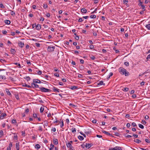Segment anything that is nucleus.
I'll use <instances>...</instances> for the list:
<instances>
[{
    "instance_id": "f257e3e1",
    "label": "nucleus",
    "mask_w": 150,
    "mask_h": 150,
    "mask_svg": "<svg viewBox=\"0 0 150 150\" xmlns=\"http://www.w3.org/2000/svg\"><path fill=\"white\" fill-rule=\"evenodd\" d=\"M119 71L121 74L122 75L125 74L126 76H128L129 75V72L123 67H120L119 69Z\"/></svg>"
},
{
    "instance_id": "f03ea898",
    "label": "nucleus",
    "mask_w": 150,
    "mask_h": 150,
    "mask_svg": "<svg viewBox=\"0 0 150 150\" xmlns=\"http://www.w3.org/2000/svg\"><path fill=\"white\" fill-rule=\"evenodd\" d=\"M39 88L42 92H50L51 91L50 89L45 88L42 86Z\"/></svg>"
},
{
    "instance_id": "7ed1b4c3",
    "label": "nucleus",
    "mask_w": 150,
    "mask_h": 150,
    "mask_svg": "<svg viewBox=\"0 0 150 150\" xmlns=\"http://www.w3.org/2000/svg\"><path fill=\"white\" fill-rule=\"evenodd\" d=\"M55 48V46L52 47L51 46H49L48 47L47 50L48 52H52L54 51Z\"/></svg>"
},
{
    "instance_id": "20e7f679",
    "label": "nucleus",
    "mask_w": 150,
    "mask_h": 150,
    "mask_svg": "<svg viewBox=\"0 0 150 150\" xmlns=\"http://www.w3.org/2000/svg\"><path fill=\"white\" fill-rule=\"evenodd\" d=\"M35 83H31V87L33 88H39V86L38 85Z\"/></svg>"
},
{
    "instance_id": "39448f33",
    "label": "nucleus",
    "mask_w": 150,
    "mask_h": 150,
    "mask_svg": "<svg viewBox=\"0 0 150 150\" xmlns=\"http://www.w3.org/2000/svg\"><path fill=\"white\" fill-rule=\"evenodd\" d=\"M66 145L68 148L69 149H73V147L72 145L70 143H66Z\"/></svg>"
},
{
    "instance_id": "423d86ee",
    "label": "nucleus",
    "mask_w": 150,
    "mask_h": 150,
    "mask_svg": "<svg viewBox=\"0 0 150 150\" xmlns=\"http://www.w3.org/2000/svg\"><path fill=\"white\" fill-rule=\"evenodd\" d=\"M53 91L54 92L59 93L60 92V90L59 89L54 87L53 88Z\"/></svg>"
},
{
    "instance_id": "0eeeda50",
    "label": "nucleus",
    "mask_w": 150,
    "mask_h": 150,
    "mask_svg": "<svg viewBox=\"0 0 150 150\" xmlns=\"http://www.w3.org/2000/svg\"><path fill=\"white\" fill-rule=\"evenodd\" d=\"M122 148L120 147L116 146L113 148V149L114 150H122Z\"/></svg>"
},
{
    "instance_id": "6e6552de",
    "label": "nucleus",
    "mask_w": 150,
    "mask_h": 150,
    "mask_svg": "<svg viewBox=\"0 0 150 150\" xmlns=\"http://www.w3.org/2000/svg\"><path fill=\"white\" fill-rule=\"evenodd\" d=\"M93 145V144H90L89 143H86V144L85 147L86 148L88 149H89Z\"/></svg>"
},
{
    "instance_id": "1a4fd4ad",
    "label": "nucleus",
    "mask_w": 150,
    "mask_h": 150,
    "mask_svg": "<svg viewBox=\"0 0 150 150\" xmlns=\"http://www.w3.org/2000/svg\"><path fill=\"white\" fill-rule=\"evenodd\" d=\"M33 82L35 83H41L40 80L38 79H35L33 80Z\"/></svg>"
},
{
    "instance_id": "9d476101",
    "label": "nucleus",
    "mask_w": 150,
    "mask_h": 150,
    "mask_svg": "<svg viewBox=\"0 0 150 150\" xmlns=\"http://www.w3.org/2000/svg\"><path fill=\"white\" fill-rule=\"evenodd\" d=\"M81 12L82 13H86L87 11V10L84 8H82L81 9Z\"/></svg>"
},
{
    "instance_id": "9b49d317",
    "label": "nucleus",
    "mask_w": 150,
    "mask_h": 150,
    "mask_svg": "<svg viewBox=\"0 0 150 150\" xmlns=\"http://www.w3.org/2000/svg\"><path fill=\"white\" fill-rule=\"evenodd\" d=\"M6 116V114L5 113H2L1 114V115L0 117V119H3L4 117Z\"/></svg>"
},
{
    "instance_id": "f8f14e48",
    "label": "nucleus",
    "mask_w": 150,
    "mask_h": 150,
    "mask_svg": "<svg viewBox=\"0 0 150 150\" xmlns=\"http://www.w3.org/2000/svg\"><path fill=\"white\" fill-rule=\"evenodd\" d=\"M19 46L21 47V48H23L24 46V43L23 42H20L18 43Z\"/></svg>"
},
{
    "instance_id": "ddd939ff",
    "label": "nucleus",
    "mask_w": 150,
    "mask_h": 150,
    "mask_svg": "<svg viewBox=\"0 0 150 150\" xmlns=\"http://www.w3.org/2000/svg\"><path fill=\"white\" fill-rule=\"evenodd\" d=\"M36 28L37 30H39L41 29V26L40 24H38L36 25Z\"/></svg>"
},
{
    "instance_id": "4468645a",
    "label": "nucleus",
    "mask_w": 150,
    "mask_h": 150,
    "mask_svg": "<svg viewBox=\"0 0 150 150\" xmlns=\"http://www.w3.org/2000/svg\"><path fill=\"white\" fill-rule=\"evenodd\" d=\"M102 132L108 135H109L110 136H112V134H110V133H108V132H106V131H105L104 130H103V131H102Z\"/></svg>"
},
{
    "instance_id": "2eb2a0df",
    "label": "nucleus",
    "mask_w": 150,
    "mask_h": 150,
    "mask_svg": "<svg viewBox=\"0 0 150 150\" xmlns=\"http://www.w3.org/2000/svg\"><path fill=\"white\" fill-rule=\"evenodd\" d=\"M53 142L54 144L57 145L58 144V140L57 139H53Z\"/></svg>"
},
{
    "instance_id": "dca6fc26",
    "label": "nucleus",
    "mask_w": 150,
    "mask_h": 150,
    "mask_svg": "<svg viewBox=\"0 0 150 150\" xmlns=\"http://www.w3.org/2000/svg\"><path fill=\"white\" fill-rule=\"evenodd\" d=\"M11 53L12 54H14L15 53L16 51L13 48H11L10 50Z\"/></svg>"
},
{
    "instance_id": "f3484780",
    "label": "nucleus",
    "mask_w": 150,
    "mask_h": 150,
    "mask_svg": "<svg viewBox=\"0 0 150 150\" xmlns=\"http://www.w3.org/2000/svg\"><path fill=\"white\" fill-rule=\"evenodd\" d=\"M16 147L17 150H19V143H17L16 144Z\"/></svg>"
},
{
    "instance_id": "a211bd4d",
    "label": "nucleus",
    "mask_w": 150,
    "mask_h": 150,
    "mask_svg": "<svg viewBox=\"0 0 150 150\" xmlns=\"http://www.w3.org/2000/svg\"><path fill=\"white\" fill-rule=\"evenodd\" d=\"M5 23L7 25H9L11 23V21L10 20H4Z\"/></svg>"
},
{
    "instance_id": "6ab92c4d",
    "label": "nucleus",
    "mask_w": 150,
    "mask_h": 150,
    "mask_svg": "<svg viewBox=\"0 0 150 150\" xmlns=\"http://www.w3.org/2000/svg\"><path fill=\"white\" fill-rule=\"evenodd\" d=\"M71 90H74L78 89V87L77 86H72L70 88Z\"/></svg>"
},
{
    "instance_id": "aec40b11",
    "label": "nucleus",
    "mask_w": 150,
    "mask_h": 150,
    "mask_svg": "<svg viewBox=\"0 0 150 150\" xmlns=\"http://www.w3.org/2000/svg\"><path fill=\"white\" fill-rule=\"evenodd\" d=\"M22 86L24 87H26L27 88H31L32 87L29 85L26 84L25 83H23Z\"/></svg>"
},
{
    "instance_id": "412c9836",
    "label": "nucleus",
    "mask_w": 150,
    "mask_h": 150,
    "mask_svg": "<svg viewBox=\"0 0 150 150\" xmlns=\"http://www.w3.org/2000/svg\"><path fill=\"white\" fill-rule=\"evenodd\" d=\"M35 147L37 150H38L40 148L41 146L39 144H38L35 145Z\"/></svg>"
},
{
    "instance_id": "4be33fe9",
    "label": "nucleus",
    "mask_w": 150,
    "mask_h": 150,
    "mask_svg": "<svg viewBox=\"0 0 150 150\" xmlns=\"http://www.w3.org/2000/svg\"><path fill=\"white\" fill-rule=\"evenodd\" d=\"M97 84L98 85H105V83H103V82L102 81H101L99 82V83H97Z\"/></svg>"
},
{
    "instance_id": "5701e85b",
    "label": "nucleus",
    "mask_w": 150,
    "mask_h": 150,
    "mask_svg": "<svg viewBox=\"0 0 150 150\" xmlns=\"http://www.w3.org/2000/svg\"><path fill=\"white\" fill-rule=\"evenodd\" d=\"M124 136L126 137L127 138H131L132 137V136L129 135H127V134H124Z\"/></svg>"
},
{
    "instance_id": "b1692460",
    "label": "nucleus",
    "mask_w": 150,
    "mask_h": 150,
    "mask_svg": "<svg viewBox=\"0 0 150 150\" xmlns=\"http://www.w3.org/2000/svg\"><path fill=\"white\" fill-rule=\"evenodd\" d=\"M6 93H7V94L8 95H11V93L9 91V90H8V89H6Z\"/></svg>"
},
{
    "instance_id": "393cba45",
    "label": "nucleus",
    "mask_w": 150,
    "mask_h": 150,
    "mask_svg": "<svg viewBox=\"0 0 150 150\" xmlns=\"http://www.w3.org/2000/svg\"><path fill=\"white\" fill-rule=\"evenodd\" d=\"M78 138L81 141L83 140L84 139V138L83 137L79 135L78 136Z\"/></svg>"
},
{
    "instance_id": "a878e982",
    "label": "nucleus",
    "mask_w": 150,
    "mask_h": 150,
    "mask_svg": "<svg viewBox=\"0 0 150 150\" xmlns=\"http://www.w3.org/2000/svg\"><path fill=\"white\" fill-rule=\"evenodd\" d=\"M134 142L137 143H139L141 142V141L139 139H136L134 140Z\"/></svg>"
},
{
    "instance_id": "bb28decb",
    "label": "nucleus",
    "mask_w": 150,
    "mask_h": 150,
    "mask_svg": "<svg viewBox=\"0 0 150 150\" xmlns=\"http://www.w3.org/2000/svg\"><path fill=\"white\" fill-rule=\"evenodd\" d=\"M13 64H15V65H18L19 66V68H21V64L19 63H18V62L14 63H13Z\"/></svg>"
},
{
    "instance_id": "cd10ccee",
    "label": "nucleus",
    "mask_w": 150,
    "mask_h": 150,
    "mask_svg": "<svg viewBox=\"0 0 150 150\" xmlns=\"http://www.w3.org/2000/svg\"><path fill=\"white\" fill-rule=\"evenodd\" d=\"M33 117L34 118H38L37 115L36 113H33Z\"/></svg>"
},
{
    "instance_id": "c85d7f7f",
    "label": "nucleus",
    "mask_w": 150,
    "mask_h": 150,
    "mask_svg": "<svg viewBox=\"0 0 150 150\" xmlns=\"http://www.w3.org/2000/svg\"><path fill=\"white\" fill-rule=\"evenodd\" d=\"M129 89L128 88L125 87L123 89H122L123 91L126 92L128 91Z\"/></svg>"
},
{
    "instance_id": "c756f323",
    "label": "nucleus",
    "mask_w": 150,
    "mask_h": 150,
    "mask_svg": "<svg viewBox=\"0 0 150 150\" xmlns=\"http://www.w3.org/2000/svg\"><path fill=\"white\" fill-rule=\"evenodd\" d=\"M45 78L46 79L48 80H49L51 79V78L49 76H48L47 75H45Z\"/></svg>"
},
{
    "instance_id": "7c9ffc66",
    "label": "nucleus",
    "mask_w": 150,
    "mask_h": 150,
    "mask_svg": "<svg viewBox=\"0 0 150 150\" xmlns=\"http://www.w3.org/2000/svg\"><path fill=\"white\" fill-rule=\"evenodd\" d=\"M74 35H76V37L75 38V39L77 40H78L79 38V36L76 35V33H75Z\"/></svg>"
},
{
    "instance_id": "2f4dec72",
    "label": "nucleus",
    "mask_w": 150,
    "mask_h": 150,
    "mask_svg": "<svg viewBox=\"0 0 150 150\" xmlns=\"http://www.w3.org/2000/svg\"><path fill=\"white\" fill-rule=\"evenodd\" d=\"M50 146L51 147L50 148V150H52L54 147V145L52 144H51Z\"/></svg>"
},
{
    "instance_id": "473e14b6",
    "label": "nucleus",
    "mask_w": 150,
    "mask_h": 150,
    "mask_svg": "<svg viewBox=\"0 0 150 150\" xmlns=\"http://www.w3.org/2000/svg\"><path fill=\"white\" fill-rule=\"evenodd\" d=\"M44 108L43 107H41L40 109V113H42L44 110Z\"/></svg>"
},
{
    "instance_id": "72a5a7b5",
    "label": "nucleus",
    "mask_w": 150,
    "mask_h": 150,
    "mask_svg": "<svg viewBox=\"0 0 150 150\" xmlns=\"http://www.w3.org/2000/svg\"><path fill=\"white\" fill-rule=\"evenodd\" d=\"M90 17L91 18H96V16L95 15H92L90 16Z\"/></svg>"
},
{
    "instance_id": "f704fd0d",
    "label": "nucleus",
    "mask_w": 150,
    "mask_h": 150,
    "mask_svg": "<svg viewBox=\"0 0 150 150\" xmlns=\"http://www.w3.org/2000/svg\"><path fill=\"white\" fill-rule=\"evenodd\" d=\"M145 26L148 30H150V24L146 25Z\"/></svg>"
},
{
    "instance_id": "c9c22d12",
    "label": "nucleus",
    "mask_w": 150,
    "mask_h": 150,
    "mask_svg": "<svg viewBox=\"0 0 150 150\" xmlns=\"http://www.w3.org/2000/svg\"><path fill=\"white\" fill-rule=\"evenodd\" d=\"M84 133L87 135H88L90 134L91 133V132L89 131H85Z\"/></svg>"
},
{
    "instance_id": "e433bc0d",
    "label": "nucleus",
    "mask_w": 150,
    "mask_h": 150,
    "mask_svg": "<svg viewBox=\"0 0 150 150\" xmlns=\"http://www.w3.org/2000/svg\"><path fill=\"white\" fill-rule=\"evenodd\" d=\"M124 64L127 67H128L129 65V63L128 62H125L124 63Z\"/></svg>"
},
{
    "instance_id": "4c0bfd02",
    "label": "nucleus",
    "mask_w": 150,
    "mask_h": 150,
    "mask_svg": "<svg viewBox=\"0 0 150 150\" xmlns=\"http://www.w3.org/2000/svg\"><path fill=\"white\" fill-rule=\"evenodd\" d=\"M138 125H139V127L140 128H141L142 129H143L144 128V126L142 125L139 124Z\"/></svg>"
},
{
    "instance_id": "58836bf2",
    "label": "nucleus",
    "mask_w": 150,
    "mask_h": 150,
    "mask_svg": "<svg viewBox=\"0 0 150 150\" xmlns=\"http://www.w3.org/2000/svg\"><path fill=\"white\" fill-rule=\"evenodd\" d=\"M69 105L70 106H71V107L73 108H75V107H76V106L75 105H74V104H72V103H70L69 104Z\"/></svg>"
},
{
    "instance_id": "ea45409f",
    "label": "nucleus",
    "mask_w": 150,
    "mask_h": 150,
    "mask_svg": "<svg viewBox=\"0 0 150 150\" xmlns=\"http://www.w3.org/2000/svg\"><path fill=\"white\" fill-rule=\"evenodd\" d=\"M14 136L13 137L14 139H15L16 140H17L18 138L17 135L15 133H14Z\"/></svg>"
},
{
    "instance_id": "a19ab883",
    "label": "nucleus",
    "mask_w": 150,
    "mask_h": 150,
    "mask_svg": "<svg viewBox=\"0 0 150 150\" xmlns=\"http://www.w3.org/2000/svg\"><path fill=\"white\" fill-rule=\"evenodd\" d=\"M12 123L13 124H15L16 123V121L15 119H13L12 120Z\"/></svg>"
},
{
    "instance_id": "79ce46f5",
    "label": "nucleus",
    "mask_w": 150,
    "mask_h": 150,
    "mask_svg": "<svg viewBox=\"0 0 150 150\" xmlns=\"http://www.w3.org/2000/svg\"><path fill=\"white\" fill-rule=\"evenodd\" d=\"M71 130L73 133H75L76 132V129L75 128H71Z\"/></svg>"
},
{
    "instance_id": "37998d69",
    "label": "nucleus",
    "mask_w": 150,
    "mask_h": 150,
    "mask_svg": "<svg viewBox=\"0 0 150 150\" xmlns=\"http://www.w3.org/2000/svg\"><path fill=\"white\" fill-rule=\"evenodd\" d=\"M11 11V15L12 16H14L15 15V13L14 11L10 10Z\"/></svg>"
},
{
    "instance_id": "c03bdc74",
    "label": "nucleus",
    "mask_w": 150,
    "mask_h": 150,
    "mask_svg": "<svg viewBox=\"0 0 150 150\" xmlns=\"http://www.w3.org/2000/svg\"><path fill=\"white\" fill-rule=\"evenodd\" d=\"M0 8H5V6L2 3L0 4Z\"/></svg>"
},
{
    "instance_id": "a18cd8bd",
    "label": "nucleus",
    "mask_w": 150,
    "mask_h": 150,
    "mask_svg": "<svg viewBox=\"0 0 150 150\" xmlns=\"http://www.w3.org/2000/svg\"><path fill=\"white\" fill-rule=\"evenodd\" d=\"M123 1L124 4L126 5L127 4L128 2V1L127 0H124Z\"/></svg>"
},
{
    "instance_id": "49530a36",
    "label": "nucleus",
    "mask_w": 150,
    "mask_h": 150,
    "mask_svg": "<svg viewBox=\"0 0 150 150\" xmlns=\"http://www.w3.org/2000/svg\"><path fill=\"white\" fill-rule=\"evenodd\" d=\"M25 80L27 81H28L30 80V78L29 76H27L25 78Z\"/></svg>"
},
{
    "instance_id": "de8ad7c7",
    "label": "nucleus",
    "mask_w": 150,
    "mask_h": 150,
    "mask_svg": "<svg viewBox=\"0 0 150 150\" xmlns=\"http://www.w3.org/2000/svg\"><path fill=\"white\" fill-rule=\"evenodd\" d=\"M113 75V73L112 72H110L109 74V76L107 78V79H108L111 76Z\"/></svg>"
},
{
    "instance_id": "09e8293b",
    "label": "nucleus",
    "mask_w": 150,
    "mask_h": 150,
    "mask_svg": "<svg viewBox=\"0 0 150 150\" xmlns=\"http://www.w3.org/2000/svg\"><path fill=\"white\" fill-rule=\"evenodd\" d=\"M132 126L133 127H135L137 126V125L135 122H133L132 124Z\"/></svg>"
},
{
    "instance_id": "8fccbe9b",
    "label": "nucleus",
    "mask_w": 150,
    "mask_h": 150,
    "mask_svg": "<svg viewBox=\"0 0 150 150\" xmlns=\"http://www.w3.org/2000/svg\"><path fill=\"white\" fill-rule=\"evenodd\" d=\"M142 124H143V125H145L146 124V121L144 120H142V122H141Z\"/></svg>"
},
{
    "instance_id": "3c124183",
    "label": "nucleus",
    "mask_w": 150,
    "mask_h": 150,
    "mask_svg": "<svg viewBox=\"0 0 150 150\" xmlns=\"http://www.w3.org/2000/svg\"><path fill=\"white\" fill-rule=\"evenodd\" d=\"M15 97L16 99L18 100L19 99V98L18 94L16 95L15 96Z\"/></svg>"
},
{
    "instance_id": "603ef678",
    "label": "nucleus",
    "mask_w": 150,
    "mask_h": 150,
    "mask_svg": "<svg viewBox=\"0 0 150 150\" xmlns=\"http://www.w3.org/2000/svg\"><path fill=\"white\" fill-rule=\"evenodd\" d=\"M1 79L2 80H5L6 79V78L5 76H1Z\"/></svg>"
},
{
    "instance_id": "864d4df0",
    "label": "nucleus",
    "mask_w": 150,
    "mask_h": 150,
    "mask_svg": "<svg viewBox=\"0 0 150 150\" xmlns=\"http://www.w3.org/2000/svg\"><path fill=\"white\" fill-rule=\"evenodd\" d=\"M42 73V71L41 70H39L37 72V74L39 75H41Z\"/></svg>"
},
{
    "instance_id": "5fc2aeb1",
    "label": "nucleus",
    "mask_w": 150,
    "mask_h": 150,
    "mask_svg": "<svg viewBox=\"0 0 150 150\" xmlns=\"http://www.w3.org/2000/svg\"><path fill=\"white\" fill-rule=\"evenodd\" d=\"M52 129L51 130L52 132H55L56 131V129L55 128L52 127Z\"/></svg>"
},
{
    "instance_id": "6e6d98bb",
    "label": "nucleus",
    "mask_w": 150,
    "mask_h": 150,
    "mask_svg": "<svg viewBox=\"0 0 150 150\" xmlns=\"http://www.w3.org/2000/svg\"><path fill=\"white\" fill-rule=\"evenodd\" d=\"M89 48L91 49H93L94 48V46L92 45H90Z\"/></svg>"
},
{
    "instance_id": "4d7b16f0",
    "label": "nucleus",
    "mask_w": 150,
    "mask_h": 150,
    "mask_svg": "<svg viewBox=\"0 0 150 150\" xmlns=\"http://www.w3.org/2000/svg\"><path fill=\"white\" fill-rule=\"evenodd\" d=\"M43 7L44 8L46 9L47 8L48 6L47 4H44Z\"/></svg>"
},
{
    "instance_id": "13d9d810",
    "label": "nucleus",
    "mask_w": 150,
    "mask_h": 150,
    "mask_svg": "<svg viewBox=\"0 0 150 150\" xmlns=\"http://www.w3.org/2000/svg\"><path fill=\"white\" fill-rule=\"evenodd\" d=\"M83 21V20L82 19V18H80L78 21V22H82V21Z\"/></svg>"
},
{
    "instance_id": "bf43d9fd",
    "label": "nucleus",
    "mask_w": 150,
    "mask_h": 150,
    "mask_svg": "<svg viewBox=\"0 0 150 150\" xmlns=\"http://www.w3.org/2000/svg\"><path fill=\"white\" fill-rule=\"evenodd\" d=\"M35 45L37 47H39L40 46V45L39 43H35Z\"/></svg>"
},
{
    "instance_id": "052dcab7",
    "label": "nucleus",
    "mask_w": 150,
    "mask_h": 150,
    "mask_svg": "<svg viewBox=\"0 0 150 150\" xmlns=\"http://www.w3.org/2000/svg\"><path fill=\"white\" fill-rule=\"evenodd\" d=\"M61 122V124L60 125V127L61 128H62L63 126H64V122L63 121H62Z\"/></svg>"
},
{
    "instance_id": "680f3d73",
    "label": "nucleus",
    "mask_w": 150,
    "mask_h": 150,
    "mask_svg": "<svg viewBox=\"0 0 150 150\" xmlns=\"http://www.w3.org/2000/svg\"><path fill=\"white\" fill-rule=\"evenodd\" d=\"M115 135L116 136L119 137L120 136V134L117 132H115Z\"/></svg>"
},
{
    "instance_id": "e2e57ef3",
    "label": "nucleus",
    "mask_w": 150,
    "mask_h": 150,
    "mask_svg": "<svg viewBox=\"0 0 150 150\" xmlns=\"http://www.w3.org/2000/svg\"><path fill=\"white\" fill-rule=\"evenodd\" d=\"M91 58L93 60H94L96 59V57L93 56H92L91 57Z\"/></svg>"
},
{
    "instance_id": "0e129e2a",
    "label": "nucleus",
    "mask_w": 150,
    "mask_h": 150,
    "mask_svg": "<svg viewBox=\"0 0 150 150\" xmlns=\"http://www.w3.org/2000/svg\"><path fill=\"white\" fill-rule=\"evenodd\" d=\"M2 33L4 34H6L7 33V32L6 30H3L2 31Z\"/></svg>"
},
{
    "instance_id": "69168bd1",
    "label": "nucleus",
    "mask_w": 150,
    "mask_h": 150,
    "mask_svg": "<svg viewBox=\"0 0 150 150\" xmlns=\"http://www.w3.org/2000/svg\"><path fill=\"white\" fill-rule=\"evenodd\" d=\"M54 76H56L57 77H59V74L57 73H54Z\"/></svg>"
},
{
    "instance_id": "338daca9",
    "label": "nucleus",
    "mask_w": 150,
    "mask_h": 150,
    "mask_svg": "<svg viewBox=\"0 0 150 150\" xmlns=\"http://www.w3.org/2000/svg\"><path fill=\"white\" fill-rule=\"evenodd\" d=\"M132 97L133 98H135L136 97V95L135 94H133L132 95Z\"/></svg>"
},
{
    "instance_id": "774afa93",
    "label": "nucleus",
    "mask_w": 150,
    "mask_h": 150,
    "mask_svg": "<svg viewBox=\"0 0 150 150\" xmlns=\"http://www.w3.org/2000/svg\"><path fill=\"white\" fill-rule=\"evenodd\" d=\"M11 35L12 36H14L15 35V33L14 32L12 31L11 32Z\"/></svg>"
}]
</instances>
